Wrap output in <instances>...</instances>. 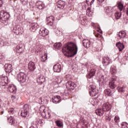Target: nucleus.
Listing matches in <instances>:
<instances>
[{
    "label": "nucleus",
    "mask_w": 128,
    "mask_h": 128,
    "mask_svg": "<svg viewBox=\"0 0 128 128\" xmlns=\"http://www.w3.org/2000/svg\"><path fill=\"white\" fill-rule=\"evenodd\" d=\"M30 128H38V125L36 124H33Z\"/></svg>",
    "instance_id": "nucleus-49"
},
{
    "label": "nucleus",
    "mask_w": 128,
    "mask_h": 128,
    "mask_svg": "<svg viewBox=\"0 0 128 128\" xmlns=\"http://www.w3.org/2000/svg\"><path fill=\"white\" fill-rule=\"evenodd\" d=\"M28 112L26 111H24V110H22L20 116H22V118H26V116H28Z\"/></svg>",
    "instance_id": "nucleus-32"
},
{
    "label": "nucleus",
    "mask_w": 128,
    "mask_h": 128,
    "mask_svg": "<svg viewBox=\"0 0 128 128\" xmlns=\"http://www.w3.org/2000/svg\"><path fill=\"white\" fill-rule=\"evenodd\" d=\"M114 92V90L112 89L108 88L104 90V93L106 96H112V94H114V92Z\"/></svg>",
    "instance_id": "nucleus-24"
},
{
    "label": "nucleus",
    "mask_w": 128,
    "mask_h": 128,
    "mask_svg": "<svg viewBox=\"0 0 128 128\" xmlns=\"http://www.w3.org/2000/svg\"><path fill=\"white\" fill-rule=\"evenodd\" d=\"M104 10L107 16H112V12H114V10L112 9V7L107 6L105 8Z\"/></svg>",
    "instance_id": "nucleus-10"
},
{
    "label": "nucleus",
    "mask_w": 128,
    "mask_h": 128,
    "mask_svg": "<svg viewBox=\"0 0 128 128\" xmlns=\"http://www.w3.org/2000/svg\"><path fill=\"white\" fill-rule=\"evenodd\" d=\"M80 20L82 21V20H86V18L85 17H82V18H80Z\"/></svg>",
    "instance_id": "nucleus-54"
},
{
    "label": "nucleus",
    "mask_w": 128,
    "mask_h": 128,
    "mask_svg": "<svg viewBox=\"0 0 128 128\" xmlns=\"http://www.w3.org/2000/svg\"><path fill=\"white\" fill-rule=\"evenodd\" d=\"M117 4L118 10H120V12H122V8H124V4L120 2H117Z\"/></svg>",
    "instance_id": "nucleus-29"
},
{
    "label": "nucleus",
    "mask_w": 128,
    "mask_h": 128,
    "mask_svg": "<svg viewBox=\"0 0 128 128\" xmlns=\"http://www.w3.org/2000/svg\"><path fill=\"white\" fill-rule=\"evenodd\" d=\"M8 120L9 124H14V122H16L14 118V116H10L8 117Z\"/></svg>",
    "instance_id": "nucleus-28"
},
{
    "label": "nucleus",
    "mask_w": 128,
    "mask_h": 128,
    "mask_svg": "<svg viewBox=\"0 0 128 128\" xmlns=\"http://www.w3.org/2000/svg\"><path fill=\"white\" fill-rule=\"evenodd\" d=\"M24 4H26V3H24Z\"/></svg>",
    "instance_id": "nucleus-60"
},
{
    "label": "nucleus",
    "mask_w": 128,
    "mask_h": 128,
    "mask_svg": "<svg viewBox=\"0 0 128 128\" xmlns=\"http://www.w3.org/2000/svg\"><path fill=\"white\" fill-rule=\"evenodd\" d=\"M96 74V69H91L90 72L86 75V78L88 80H90V78H92L93 76H94Z\"/></svg>",
    "instance_id": "nucleus-13"
},
{
    "label": "nucleus",
    "mask_w": 128,
    "mask_h": 128,
    "mask_svg": "<svg viewBox=\"0 0 128 128\" xmlns=\"http://www.w3.org/2000/svg\"><path fill=\"white\" fill-rule=\"evenodd\" d=\"M8 84V76H2L0 78V84L2 86H6Z\"/></svg>",
    "instance_id": "nucleus-6"
},
{
    "label": "nucleus",
    "mask_w": 128,
    "mask_h": 128,
    "mask_svg": "<svg viewBox=\"0 0 128 128\" xmlns=\"http://www.w3.org/2000/svg\"><path fill=\"white\" fill-rule=\"evenodd\" d=\"M6 46V42H4V40L2 38H0V46Z\"/></svg>",
    "instance_id": "nucleus-39"
},
{
    "label": "nucleus",
    "mask_w": 128,
    "mask_h": 128,
    "mask_svg": "<svg viewBox=\"0 0 128 128\" xmlns=\"http://www.w3.org/2000/svg\"><path fill=\"white\" fill-rule=\"evenodd\" d=\"M94 0H91V1H90V0H86V4H88V6L89 5L88 2H90V6H91L92 4H94Z\"/></svg>",
    "instance_id": "nucleus-42"
},
{
    "label": "nucleus",
    "mask_w": 128,
    "mask_h": 128,
    "mask_svg": "<svg viewBox=\"0 0 128 128\" xmlns=\"http://www.w3.org/2000/svg\"><path fill=\"white\" fill-rule=\"evenodd\" d=\"M62 43L58 42V43H55L54 44V48H56V50H60V46H62Z\"/></svg>",
    "instance_id": "nucleus-31"
},
{
    "label": "nucleus",
    "mask_w": 128,
    "mask_h": 128,
    "mask_svg": "<svg viewBox=\"0 0 128 128\" xmlns=\"http://www.w3.org/2000/svg\"><path fill=\"white\" fill-rule=\"evenodd\" d=\"M1 114H4V111H1Z\"/></svg>",
    "instance_id": "nucleus-57"
},
{
    "label": "nucleus",
    "mask_w": 128,
    "mask_h": 128,
    "mask_svg": "<svg viewBox=\"0 0 128 128\" xmlns=\"http://www.w3.org/2000/svg\"><path fill=\"white\" fill-rule=\"evenodd\" d=\"M4 68L6 74H10L12 72V66L11 64H6L4 65Z\"/></svg>",
    "instance_id": "nucleus-11"
},
{
    "label": "nucleus",
    "mask_w": 128,
    "mask_h": 128,
    "mask_svg": "<svg viewBox=\"0 0 128 128\" xmlns=\"http://www.w3.org/2000/svg\"><path fill=\"white\" fill-rule=\"evenodd\" d=\"M115 18H116V20H118L122 16V13L120 12H117L114 14Z\"/></svg>",
    "instance_id": "nucleus-35"
},
{
    "label": "nucleus",
    "mask_w": 128,
    "mask_h": 128,
    "mask_svg": "<svg viewBox=\"0 0 128 128\" xmlns=\"http://www.w3.org/2000/svg\"><path fill=\"white\" fill-rule=\"evenodd\" d=\"M10 13L6 12L4 10L0 11V22H6L10 18Z\"/></svg>",
    "instance_id": "nucleus-3"
},
{
    "label": "nucleus",
    "mask_w": 128,
    "mask_h": 128,
    "mask_svg": "<svg viewBox=\"0 0 128 128\" xmlns=\"http://www.w3.org/2000/svg\"><path fill=\"white\" fill-rule=\"evenodd\" d=\"M12 32L17 36H20L22 34V30L19 26H15L12 28Z\"/></svg>",
    "instance_id": "nucleus-8"
},
{
    "label": "nucleus",
    "mask_w": 128,
    "mask_h": 128,
    "mask_svg": "<svg viewBox=\"0 0 128 128\" xmlns=\"http://www.w3.org/2000/svg\"><path fill=\"white\" fill-rule=\"evenodd\" d=\"M62 82V78H59V80H58V83L60 84Z\"/></svg>",
    "instance_id": "nucleus-51"
},
{
    "label": "nucleus",
    "mask_w": 128,
    "mask_h": 128,
    "mask_svg": "<svg viewBox=\"0 0 128 128\" xmlns=\"http://www.w3.org/2000/svg\"><path fill=\"white\" fill-rule=\"evenodd\" d=\"M0 64H2V62H0Z\"/></svg>",
    "instance_id": "nucleus-61"
},
{
    "label": "nucleus",
    "mask_w": 128,
    "mask_h": 128,
    "mask_svg": "<svg viewBox=\"0 0 128 128\" xmlns=\"http://www.w3.org/2000/svg\"><path fill=\"white\" fill-rule=\"evenodd\" d=\"M99 84L100 86H104L106 84V77L104 76H102L100 78Z\"/></svg>",
    "instance_id": "nucleus-12"
},
{
    "label": "nucleus",
    "mask_w": 128,
    "mask_h": 128,
    "mask_svg": "<svg viewBox=\"0 0 128 128\" xmlns=\"http://www.w3.org/2000/svg\"><path fill=\"white\" fill-rule=\"evenodd\" d=\"M2 99H0V108L2 106Z\"/></svg>",
    "instance_id": "nucleus-55"
},
{
    "label": "nucleus",
    "mask_w": 128,
    "mask_h": 128,
    "mask_svg": "<svg viewBox=\"0 0 128 128\" xmlns=\"http://www.w3.org/2000/svg\"><path fill=\"white\" fill-rule=\"evenodd\" d=\"M28 68L30 72H34V70H36V65L34 64V63L32 62H30L28 64Z\"/></svg>",
    "instance_id": "nucleus-20"
},
{
    "label": "nucleus",
    "mask_w": 128,
    "mask_h": 128,
    "mask_svg": "<svg viewBox=\"0 0 128 128\" xmlns=\"http://www.w3.org/2000/svg\"><path fill=\"white\" fill-rule=\"evenodd\" d=\"M114 120L115 122H120V117L118 116H114Z\"/></svg>",
    "instance_id": "nucleus-44"
},
{
    "label": "nucleus",
    "mask_w": 128,
    "mask_h": 128,
    "mask_svg": "<svg viewBox=\"0 0 128 128\" xmlns=\"http://www.w3.org/2000/svg\"><path fill=\"white\" fill-rule=\"evenodd\" d=\"M48 22L46 24L47 26H54V22L52 21H47Z\"/></svg>",
    "instance_id": "nucleus-45"
},
{
    "label": "nucleus",
    "mask_w": 128,
    "mask_h": 128,
    "mask_svg": "<svg viewBox=\"0 0 128 128\" xmlns=\"http://www.w3.org/2000/svg\"><path fill=\"white\" fill-rule=\"evenodd\" d=\"M118 90L119 92H124V87H118Z\"/></svg>",
    "instance_id": "nucleus-40"
},
{
    "label": "nucleus",
    "mask_w": 128,
    "mask_h": 128,
    "mask_svg": "<svg viewBox=\"0 0 128 128\" xmlns=\"http://www.w3.org/2000/svg\"><path fill=\"white\" fill-rule=\"evenodd\" d=\"M66 86L68 90H74V88H76V84L72 81H68L66 84Z\"/></svg>",
    "instance_id": "nucleus-7"
},
{
    "label": "nucleus",
    "mask_w": 128,
    "mask_h": 128,
    "mask_svg": "<svg viewBox=\"0 0 128 128\" xmlns=\"http://www.w3.org/2000/svg\"><path fill=\"white\" fill-rule=\"evenodd\" d=\"M24 2H26V1H24V0L22 1V4H24Z\"/></svg>",
    "instance_id": "nucleus-58"
},
{
    "label": "nucleus",
    "mask_w": 128,
    "mask_h": 128,
    "mask_svg": "<svg viewBox=\"0 0 128 128\" xmlns=\"http://www.w3.org/2000/svg\"><path fill=\"white\" fill-rule=\"evenodd\" d=\"M46 80V78L42 75H40L37 77L36 82L38 84H42L43 82H44Z\"/></svg>",
    "instance_id": "nucleus-17"
},
{
    "label": "nucleus",
    "mask_w": 128,
    "mask_h": 128,
    "mask_svg": "<svg viewBox=\"0 0 128 128\" xmlns=\"http://www.w3.org/2000/svg\"><path fill=\"white\" fill-rule=\"evenodd\" d=\"M56 126H59V128H62V123L60 120H56Z\"/></svg>",
    "instance_id": "nucleus-38"
},
{
    "label": "nucleus",
    "mask_w": 128,
    "mask_h": 128,
    "mask_svg": "<svg viewBox=\"0 0 128 128\" xmlns=\"http://www.w3.org/2000/svg\"><path fill=\"white\" fill-rule=\"evenodd\" d=\"M60 68H62V66L59 64H55L53 67V70L55 72H60Z\"/></svg>",
    "instance_id": "nucleus-22"
},
{
    "label": "nucleus",
    "mask_w": 128,
    "mask_h": 128,
    "mask_svg": "<svg viewBox=\"0 0 128 128\" xmlns=\"http://www.w3.org/2000/svg\"><path fill=\"white\" fill-rule=\"evenodd\" d=\"M56 4H57V8H61L62 10L64 8V2L63 0H59L56 2Z\"/></svg>",
    "instance_id": "nucleus-19"
},
{
    "label": "nucleus",
    "mask_w": 128,
    "mask_h": 128,
    "mask_svg": "<svg viewBox=\"0 0 128 128\" xmlns=\"http://www.w3.org/2000/svg\"><path fill=\"white\" fill-rule=\"evenodd\" d=\"M42 2H40V1H37L36 4V6H42Z\"/></svg>",
    "instance_id": "nucleus-46"
},
{
    "label": "nucleus",
    "mask_w": 128,
    "mask_h": 128,
    "mask_svg": "<svg viewBox=\"0 0 128 128\" xmlns=\"http://www.w3.org/2000/svg\"><path fill=\"white\" fill-rule=\"evenodd\" d=\"M105 118L106 122H110V120H112V116H106Z\"/></svg>",
    "instance_id": "nucleus-43"
},
{
    "label": "nucleus",
    "mask_w": 128,
    "mask_h": 128,
    "mask_svg": "<svg viewBox=\"0 0 128 128\" xmlns=\"http://www.w3.org/2000/svg\"><path fill=\"white\" fill-rule=\"evenodd\" d=\"M39 34L41 36H46L48 34V30L44 28H41L39 31Z\"/></svg>",
    "instance_id": "nucleus-9"
},
{
    "label": "nucleus",
    "mask_w": 128,
    "mask_h": 128,
    "mask_svg": "<svg viewBox=\"0 0 128 128\" xmlns=\"http://www.w3.org/2000/svg\"><path fill=\"white\" fill-rule=\"evenodd\" d=\"M116 78H112L111 79L110 82H109V87L112 89L114 90V88H116Z\"/></svg>",
    "instance_id": "nucleus-14"
},
{
    "label": "nucleus",
    "mask_w": 128,
    "mask_h": 128,
    "mask_svg": "<svg viewBox=\"0 0 128 128\" xmlns=\"http://www.w3.org/2000/svg\"><path fill=\"white\" fill-rule=\"evenodd\" d=\"M46 60H48V54L45 53L41 58V62H44Z\"/></svg>",
    "instance_id": "nucleus-30"
},
{
    "label": "nucleus",
    "mask_w": 128,
    "mask_h": 128,
    "mask_svg": "<svg viewBox=\"0 0 128 128\" xmlns=\"http://www.w3.org/2000/svg\"><path fill=\"white\" fill-rule=\"evenodd\" d=\"M47 22H54V17L53 16H50L46 19Z\"/></svg>",
    "instance_id": "nucleus-36"
},
{
    "label": "nucleus",
    "mask_w": 128,
    "mask_h": 128,
    "mask_svg": "<svg viewBox=\"0 0 128 128\" xmlns=\"http://www.w3.org/2000/svg\"><path fill=\"white\" fill-rule=\"evenodd\" d=\"M17 80L20 82H26V74L24 72H20L17 76Z\"/></svg>",
    "instance_id": "nucleus-5"
},
{
    "label": "nucleus",
    "mask_w": 128,
    "mask_h": 128,
    "mask_svg": "<svg viewBox=\"0 0 128 128\" xmlns=\"http://www.w3.org/2000/svg\"><path fill=\"white\" fill-rule=\"evenodd\" d=\"M89 94L90 96H96L98 94V89L96 88V86L94 84L90 85L89 86Z\"/></svg>",
    "instance_id": "nucleus-4"
},
{
    "label": "nucleus",
    "mask_w": 128,
    "mask_h": 128,
    "mask_svg": "<svg viewBox=\"0 0 128 128\" xmlns=\"http://www.w3.org/2000/svg\"><path fill=\"white\" fill-rule=\"evenodd\" d=\"M46 110H43V112L42 114V116H44L46 120H48V118H50V114L49 113L48 111L46 112Z\"/></svg>",
    "instance_id": "nucleus-21"
},
{
    "label": "nucleus",
    "mask_w": 128,
    "mask_h": 128,
    "mask_svg": "<svg viewBox=\"0 0 128 128\" xmlns=\"http://www.w3.org/2000/svg\"><path fill=\"white\" fill-rule=\"evenodd\" d=\"M122 128H128V124L126 122H123L121 124Z\"/></svg>",
    "instance_id": "nucleus-41"
},
{
    "label": "nucleus",
    "mask_w": 128,
    "mask_h": 128,
    "mask_svg": "<svg viewBox=\"0 0 128 128\" xmlns=\"http://www.w3.org/2000/svg\"><path fill=\"white\" fill-rule=\"evenodd\" d=\"M8 88L11 94H16V87L14 86V85L10 86Z\"/></svg>",
    "instance_id": "nucleus-23"
},
{
    "label": "nucleus",
    "mask_w": 128,
    "mask_h": 128,
    "mask_svg": "<svg viewBox=\"0 0 128 128\" xmlns=\"http://www.w3.org/2000/svg\"><path fill=\"white\" fill-rule=\"evenodd\" d=\"M118 36L120 38H126V32H124V31H121V32H119V33H118Z\"/></svg>",
    "instance_id": "nucleus-27"
},
{
    "label": "nucleus",
    "mask_w": 128,
    "mask_h": 128,
    "mask_svg": "<svg viewBox=\"0 0 128 128\" xmlns=\"http://www.w3.org/2000/svg\"><path fill=\"white\" fill-rule=\"evenodd\" d=\"M86 66L87 68H90V65H88V64H86Z\"/></svg>",
    "instance_id": "nucleus-53"
},
{
    "label": "nucleus",
    "mask_w": 128,
    "mask_h": 128,
    "mask_svg": "<svg viewBox=\"0 0 128 128\" xmlns=\"http://www.w3.org/2000/svg\"><path fill=\"white\" fill-rule=\"evenodd\" d=\"M63 52L68 54L66 56L68 58H72L78 54V46L72 42L66 44L62 49Z\"/></svg>",
    "instance_id": "nucleus-1"
},
{
    "label": "nucleus",
    "mask_w": 128,
    "mask_h": 128,
    "mask_svg": "<svg viewBox=\"0 0 128 128\" xmlns=\"http://www.w3.org/2000/svg\"><path fill=\"white\" fill-rule=\"evenodd\" d=\"M90 40H88V39H84L82 40V44L84 47L86 48L90 47Z\"/></svg>",
    "instance_id": "nucleus-16"
},
{
    "label": "nucleus",
    "mask_w": 128,
    "mask_h": 128,
    "mask_svg": "<svg viewBox=\"0 0 128 128\" xmlns=\"http://www.w3.org/2000/svg\"><path fill=\"white\" fill-rule=\"evenodd\" d=\"M95 36L96 38H102V34H98V33H97L96 34H95Z\"/></svg>",
    "instance_id": "nucleus-48"
},
{
    "label": "nucleus",
    "mask_w": 128,
    "mask_h": 128,
    "mask_svg": "<svg viewBox=\"0 0 128 128\" xmlns=\"http://www.w3.org/2000/svg\"><path fill=\"white\" fill-rule=\"evenodd\" d=\"M16 50L17 52H18V54H22V52H24V48H22V46H17Z\"/></svg>",
    "instance_id": "nucleus-33"
},
{
    "label": "nucleus",
    "mask_w": 128,
    "mask_h": 128,
    "mask_svg": "<svg viewBox=\"0 0 128 128\" xmlns=\"http://www.w3.org/2000/svg\"><path fill=\"white\" fill-rule=\"evenodd\" d=\"M22 110H24V112H28V110H30V108L28 107V104H25Z\"/></svg>",
    "instance_id": "nucleus-34"
},
{
    "label": "nucleus",
    "mask_w": 128,
    "mask_h": 128,
    "mask_svg": "<svg viewBox=\"0 0 128 128\" xmlns=\"http://www.w3.org/2000/svg\"><path fill=\"white\" fill-rule=\"evenodd\" d=\"M98 0V4H102V2H104V0Z\"/></svg>",
    "instance_id": "nucleus-50"
},
{
    "label": "nucleus",
    "mask_w": 128,
    "mask_h": 128,
    "mask_svg": "<svg viewBox=\"0 0 128 128\" xmlns=\"http://www.w3.org/2000/svg\"><path fill=\"white\" fill-rule=\"evenodd\" d=\"M102 62L104 66H108L110 62V57H104L102 58Z\"/></svg>",
    "instance_id": "nucleus-18"
},
{
    "label": "nucleus",
    "mask_w": 128,
    "mask_h": 128,
    "mask_svg": "<svg viewBox=\"0 0 128 128\" xmlns=\"http://www.w3.org/2000/svg\"><path fill=\"white\" fill-rule=\"evenodd\" d=\"M112 108V105L110 103H106L103 104L102 108L97 109L96 110V114L99 116H104V114H106V112H108Z\"/></svg>",
    "instance_id": "nucleus-2"
},
{
    "label": "nucleus",
    "mask_w": 128,
    "mask_h": 128,
    "mask_svg": "<svg viewBox=\"0 0 128 128\" xmlns=\"http://www.w3.org/2000/svg\"><path fill=\"white\" fill-rule=\"evenodd\" d=\"M8 112L10 114H14V108H10L8 110Z\"/></svg>",
    "instance_id": "nucleus-37"
},
{
    "label": "nucleus",
    "mask_w": 128,
    "mask_h": 128,
    "mask_svg": "<svg viewBox=\"0 0 128 128\" xmlns=\"http://www.w3.org/2000/svg\"><path fill=\"white\" fill-rule=\"evenodd\" d=\"M116 46L118 48L119 52H122V50L124 48V45L120 42H118L116 44Z\"/></svg>",
    "instance_id": "nucleus-26"
},
{
    "label": "nucleus",
    "mask_w": 128,
    "mask_h": 128,
    "mask_svg": "<svg viewBox=\"0 0 128 128\" xmlns=\"http://www.w3.org/2000/svg\"><path fill=\"white\" fill-rule=\"evenodd\" d=\"M52 102L54 104H58L60 102V96H55L52 98Z\"/></svg>",
    "instance_id": "nucleus-25"
},
{
    "label": "nucleus",
    "mask_w": 128,
    "mask_h": 128,
    "mask_svg": "<svg viewBox=\"0 0 128 128\" xmlns=\"http://www.w3.org/2000/svg\"><path fill=\"white\" fill-rule=\"evenodd\" d=\"M44 6V4H42V5H40V6H38L37 8H38V10H43Z\"/></svg>",
    "instance_id": "nucleus-47"
},
{
    "label": "nucleus",
    "mask_w": 128,
    "mask_h": 128,
    "mask_svg": "<svg viewBox=\"0 0 128 128\" xmlns=\"http://www.w3.org/2000/svg\"><path fill=\"white\" fill-rule=\"evenodd\" d=\"M30 30L31 32H34L36 30H38V25L36 24V23H32L30 25Z\"/></svg>",
    "instance_id": "nucleus-15"
},
{
    "label": "nucleus",
    "mask_w": 128,
    "mask_h": 128,
    "mask_svg": "<svg viewBox=\"0 0 128 128\" xmlns=\"http://www.w3.org/2000/svg\"><path fill=\"white\" fill-rule=\"evenodd\" d=\"M2 4H4L2 0H0V8H2Z\"/></svg>",
    "instance_id": "nucleus-52"
},
{
    "label": "nucleus",
    "mask_w": 128,
    "mask_h": 128,
    "mask_svg": "<svg viewBox=\"0 0 128 128\" xmlns=\"http://www.w3.org/2000/svg\"><path fill=\"white\" fill-rule=\"evenodd\" d=\"M116 68H114V70H112L113 72H116Z\"/></svg>",
    "instance_id": "nucleus-56"
},
{
    "label": "nucleus",
    "mask_w": 128,
    "mask_h": 128,
    "mask_svg": "<svg viewBox=\"0 0 128 128\" xmlns=\"http://www.w3.org/2000/svg\"><path fill=\"white\" fill-rule=\"evenodd\" d=\"M88 10H90V7L88 8Z\"/></svg>",
    "instance_id": "nucleus-59"
}]
</instances>
